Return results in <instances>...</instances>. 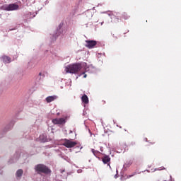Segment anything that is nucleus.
<instances>
[{
    "mask_svg": "<svg viewBox=\"0 0 181 181\" xmlns=\"http://www.w3.org/2000/svg\"><path fill=\"white\" fill-rule=\"evenodd\" d=\"M35 170L40 175V173H44L45 175H50L52 173V170L49 167L46 166L45 164H37L35 167Z\"/></svg>",
    "mask_w": 181,
    "mask_h": 181,
    "instance_id": "1",
    "label": "nucleus"
},
{
    "mask_svg": "<svg viewBox=\"0 0 181 181\" xmlns=\"http://www.w3.org/2000/svg\"><path fill=\"white\" fill-rule=\"evenodd\" d=\"M83 66H81V64H74L72 65H69L66 67V73H72L76 74L78 73V71H80Z\"/></svg>",
    "mask_w": 181,
    "mask_h": 181,
    "instance_id": "2",
    "label": "nucleus"
},
{
    "mask_svg": "<svg viewBox=\"0 0 181 181\" xmlns=\"http://www.w3.org/2000/svg\"><path fill=\"white\" fill-rule=\"evenodd\" d=\"M3 8L4 11H18L19 9V5L16 4H6L3 6Z\"/></svg>",
    "mask_w": 181,
    "mask_h": 181,
    "instance_id": "3",
    "label": "nucleus"
},
{
    "mask_svg": "<svg viewBox=\"0 0 181 181\" xmlns=\"http://www.w3.org/2000/svg\"><path fill=\"white\" fill-rule=\"evenodd\" d=\"M64 143L63 144L64 146L66 148H74L76 145H77V142L72 141L71 140H69L67 139H64Z\"/></svg>",
    "mask_w": 181,
    "mask_h": 181,
    "instance_id": "4",
    "label": "nucleus"
},
{
    "mask_svg": "<svg viewBox=\"0 0 181 181\" xmlns=\"http://www.w3.org/2000/svg\"><path fill=\"white\" fill-rule=\"evenodd\" d=\"M86 47L88 49H94L97 46V41L95 40H86Z\"/></svg>",
    "mask_w": 181,
    "mask_h": 181,
    "instance_id": "5",
    "label": "nucleus"
},
{
    "mask_svg": "<svg viewBox=\"0 0 181 181\" xmlns=\"http://www.w3.org/2000/svg\"><path fill=\"white\" fill-rule=\"evenodd\" d=\"M52 123L55 125H62V124H66V119L64 118H55L52 119Z\"/></svg>",
    "mask_w": 181,
    "mask_h": 181,
    "instance_id": "6",
    "label": "nucleus"
},
{
    "mask_svg": "<svg viewBox=\"0 0 181 181\" xmlns=\"http://www.w3.org/2000/svg\"><path fill=\"white\" fill-rule=\"evenodd\" d=\"M102 162L105 165H107L108 167L111 168V165H110V162H111V158L110 156L105 155L102 158Z\"/></svg>",
    "mask_w": 181,
    "mask_h": 181,
    "instance_id": "7",
    "label": "nucleus"
},
{
    "mask_svg": "<svg viewBox=\"0 0 181 181\" xmlns=\"http://www.w3.org/2000/svg\"><path fill=\"white\" fill-rule=\"evenodd\" d=\"M1 61L3 63L9 64L11 62H12V59H11L9 57L6 55H3L1 57Z\"/></svg>",
    "mask_w": 181,
    "mask_h": 181,
    "instance_id": "8",
    "label": "nucleus"
},
{
    "mask_svg": "<svg viewBox=\"0 0 181 181\" xmlns=\"http://www.w3.org/2000/svg\"><path fill=\"white\" fill-rule=\"evenodd\" d=\"M47 103H52L54 101V100H57V95L48 96L46 98Z\"/></svg>",
    "mask_w": 181,
    "mask_h": 181,
    "instance_id": "9",
    "label": "nucleus"
},
{
    "mask_svg": "<svg viewBox=\"0 0 181 181\" xmlns=\"http://www.w3.org/2000/svg\"><path fill=\"white\" fill-rule=\"evenodd\" d=\"M81 101H82V103H84V104H88V103H89L88 96H87V95H83L81 97Z\"/></svg>",
    "mask_w": 181,
    "mask_h": 181,
    "instance_id": "10",
    "label": "nucleus"
},
{
    "mask_svg": "<svg viewBox=\"0 0 181 181\" xmlns=\"http://www.w3.org/2000/svg\"><path fill=\"white\" fill-rule=\"evenodd\" d=\"M22 175H23V170L20 169L16 172V177H22Z\"/></svg>",
    "mask_w": 181,
    "mask_h": 181,
    "instance_id": "11",
    "label": "nucleus"
},
{
    "mask_svg": "<svg viewBox=\"0 0 181 181\" xmlns=\"http://www.w3.org/2000/svg\"><path fill=\"white\" fill-rule=\"evenodd\" d=\"M121 18H122L123 19H129V16H128V13H123L121 16Z\"/></svg>",
    "mask_w": 181,
    "mask_h": 181,
    "instance_id": "12",
    "label": "nucleus"
},
{
    "mask_svg": "<svg viewBox=\"0 0 181 181\" xmlns=\"http://www.w3.org/2000/svg\"><path fill=\"white\" fill-rule=\"evenodd\" d=\"M134 176V175H127V179H129L131 177H132Z\"/></svg>",
    "mask_w": 181,
    "mask_h": 181,
    "instance_id": "13",
    "label": "nucleus"
},
{
    "mask_svg": "<svg viewBox=\"0 0 181 181\" xmlns=\"http://www.w3.org/2000/svg\"><path fill=\"white\" fill-rule=\"evenodd\" d=\"M92 152L94 155H95L96 153H98V151H94V149H92Z\"/></svg>",
    "mask_w": 181,
    "mask_h": 181,
    "instance_id": "14",
    "label": "nucleus"
},
{
    "mask_svg": "<svg viewBox=\"0 0 181 181\" xmlns=\"http://www.w3.org/2000/svg\"><path fill=\"white\" fill-rule=\"evenodd\" d=\"M113 37H115V39H118V37L115 36V34H113Z\"/></svg>",
    "mask_w": 181,
    "mask_h": 181,
    "instance_id": "15",
    "label": "nucleus"
},
{
    "mask_svg": "<svg viewBox=\"0 0 181 181\" xmlns=\"http://www.w3.org/2000/svg\"><path fill=\"white\" fill-rule=\"evenodd\" d=\"M87 77V74H85L84 76H83V78H86Z\"/></svg>",
    "mask_w": 181,
    "mask_h": 181,
    "instance_id": "16",
    "label": "nucleus"
},
{
    "mask_svg": "<svg viewBox=\"0 0 181 181\" xmlns=\"http://www.w3.org/2000/svg\"><path fill=\"white\" fill-rule=\"evenodd\" d=\"M39 76H42V73H40V74H39Z\"/></svg>",
    "mask_w": 181,
    "mask_h": 181,
    "instance_id": "17",
    "label": "nucleus"
}]
</instances>
